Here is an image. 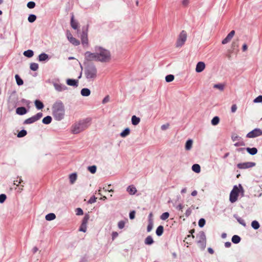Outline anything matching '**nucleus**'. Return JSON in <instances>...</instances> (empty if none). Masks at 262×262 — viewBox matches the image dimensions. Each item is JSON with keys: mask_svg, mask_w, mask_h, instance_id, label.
Returning a JSON list of instances; mask_svg holds the SVG:
<instances>
[{"mask_svg": "<svg viewBox=\"0 0 262 262\" xmlns=\"http://www.w3.org/2000/svg\"><path fill=\"white\" fill-rule=\"evenodd\" d=\"M52 110L53 117L56 120L60 121L63 119L65 114V108L61 101H56L53 104Z\"/></svg>", "mask_w": 262, "mask_h": 262, "instance_id": "1", "label": "nucleus"}, {"mask_svg": "<svg viewBox=\"0 0 262 262\" xmlns=\"http://www.w3.org/2000/svg\"><path fill=\"white\" fill-rule=\"evenodd\" d=\"M84 74L88 82H93L97 77V69L94 64H88L85 67Z\"/></svg>", "mask_w": 262, "mask_h": 262, "instance_id": "2", "label": "nucleus"}, {"mask_svg": "<svg viewBox=\"0 0 262 262\" xmlns=\"http://www.w3.org/2000/svg\"><path fill=\"white\" fill-rule=\"evenodd\" d=\"M91 119L86 118L74 124L72 128V132L74 134H78L87 128L90 125Z\"/></svg>", "mask_w": 262, "mask_h": 262, "instance_id": "3", "label": "nucleus"}, {"mask_svg": "<svg viewBox=\"0 0 262 262\" xmlns=\"http://www.w3.org/2000/svg\"><path fill=\"white\" fill-rule=\"evenodd\" d=\"M95 50L97 52L98 61L106 62L111 59V54L109 51L100 47H96Z\"/></svg>", "mask_w": 262, "mask_h": 262, "instance_id": "4", "label": "nucleus"}, {"mask_svg": "<svg viewBox=\"0 0 262 262\" xmlns=\"http://www.w3.org/2000/svg\"><path fill=\"white\" fill-rule=\"evenodd\" d=\"M197 237L199 238L197 243L199 247L202 249H204L206 245V235L204 232H201L198 234Z\"/></svg>", "mask_w": 262, "mask_h": 262, "instance_id": "5", "label": "nucleus"}, {"mask_svg": "<svg viewBox=\"0 0 262 262\" xmlns=\"http://www.w3.org/2000/svg\"><path fill=\"white\" fill-rule=\"evenodd\" d=\"M239 192L240 189L236 186H234L230 193L229 200L231 203H234L237 201Z\"/></svg>", "mask_w": 262, "mask_h": 262, "instance_id": "6", "label": "nucleus"}, {"mask_svg": "<svg viewBox=\"0 0 262 262\" xmlns=\"http://www.w3.org/2000/svg\"><path fill=\"white\" fill-rule=\"evenodd\" d=\"M187 39V33L183 30L180 34L176 42V47H182L185 42Z\"/></svg>", "mask_w": 262, "mask_h": 262, "instance_id": "7", "label": "nucleus"}, {"mask_svg": "<svg viewBox=\"0 0 262 262\" xmlns=\"http://www.w3.org/2000/svg\"><path fill=\"white\" fill-rule=\"evenodd\" d=\"M42 117V113H38L35 115L25 120L24 123L26 124H29L33 123L37 120H39Z\"/></svg>", "mask_w": 262, "mask_h": 262, "instance_id": "8", "label": "nucleus"}, {"mask_svg": "<svg viewBox=\"0 0 262 262\" xmlns=\"http://www.w3.org/2000/svg\"><path fill=\"white\" fill-rule=\"evenodd\" d=\"M262 135V130L259 128H255L248 133L246 137L249 138H255Z\"/></svg>", "mask_w": 262, "mask_h": 262, "instance_id": "9", "label": "nucleus"}, {"mask_svg": "<svg viewBox=\"0 0 262 262\" xmlns=\"http://www.w3.org/2000/svg\"><path fill=\"white\" fill-rule=\"evenodd\" d=\"M84 57L88 61H98L97 52L95 53H91L89 51H87L84 54Z\"/></svg>", "mask_w": 262, "mask_h": 262, "instance_id": "10", "label": "nucleus"}, {"mask_svg": "<svg viewBox=\"0 0 262 262\" xmlns=\"http://www.w3.org/2000/svg\"><path fill=\"white\" fill-rule=\"evenodd\" d=\"M255 165V163L254 162H247L238 163L237 165V167L239 169H247L249 168L252 167Z\"/></svg>", "mask_w": 262, "mask_h": 262, "instance_id": "11", "label": "nucleus"}, {"mask_svg": "<svg viewBox=\"0 0 262 262\" xmlns=\"http://www.w3.org/2000/svg\"><path fill=\"white\" fill-rule=\"evenodd\" d=\"M234 34H235V31H234V30L231 31L227 35V36L226 37V38L222 40V44L225 45V44L228 43L229 42H230L231 41V40L232 39V38H233Z\"/></svg>", "mask_w": 262, "mask_h": 262, "instance_id": "12", "label": "nucleus"}, {"mask_svg": "<svg viewBox=\"0 0 262 262\" xmlns=\"http://www.w3.org/2000/svg\"><path fill=\"white\" fill-rule=\"evenodd\" d=\"M54 87L58 92L64 91L68 89V88L64 84L58 83H54Z\"/></svg>", "mask_w": 262, "mask_h": 262, "instance_id": "13", "label": "nucleus"}, {"mask_svg": "<svg viewBox=\"0 0 262 262\" xmlns=\"http://www.w3.org/2000/svg\"><path fill=\"white\" fill-rule=\"evenodd\" d=\"M205 68V64L204 62L200 61L199 62L195 68V71L198 73L202 72Z\"/></svg>", "mask_w": 262, "mask_h": 262, "instance_id": "14", "label": "nucleus"}, {"mask_svg": "<svg viewBox=\"0 0 262 262\" xmlns=\"http://www.w3.org/2000/svg\"><path fill=\"white\" fill-rule=\"evenodd\" d=\"M81 42L83 45L87 46L88 44V34L86 32L83 31L81 35Z\"/></svg>", "mask_w": 262, "mask_h": 262, "instance_id": "15", "label": "nucleus"}, {"mask_svg": "<svg viewBox=\"0 0 262 262\" xmlns=\"http://www.w3.org/2000/svg\"><path fill=\"white\" fill-rule=\"evenodd\" d=\"M66 82L69 85L77 87L78 86V81L73 79H68Z\"/></svg>", "mask_w": 262, "mask_h": 262, "instance_id": "16", "label": "nucleus"}, {"mask_svg": "<svg viewBox=\"0 0 262 262\" xmlns=\"http://www.w3.org/2000/svg\"><path fill=\"white\" fill-rule=\"evenodd\" d=\"M16 112L18 115H23L27 113V111L25 107H19L16 108Z\"/></svg>", "mask_w": 262, "mask_h": 262, "instance_id": "17", "label": "nucleus"}, {"mask_svg": "<svg viewBox=\"0 0 262 262\" xmlns=\"http://www.w3.org/2000/svg\"><path fill=\"white\" fill-rule=\"evenodd\" d=\"M81 95L84 97H87L90 95L91 91L88 88H83L81 90Z\"/></svg>", "mask_w": 262, "mask_h": 262, "instance_id": "18", "label": "nucleus"}, {"mask_svg": "<svg viewBox=\"0 0 262 262\" xmlns=\"http://www.w3.org/2000/svg\"><path fill=\"white\" fill-rule=\"evenodd\" d=\"M127 191L131 195L135 194L137 192V189L135 186L133 185L129 186L127 188Z\"/></svg>", "mask_w": 262, "mask_h": 262, "instance_id": "19", "label": "nucleus"}, {"mask_svg": "<svg viewBox=\"0 0 262 262\" xmlns=\"http://www.w3.org/2000/svg\"><path fill=\"white\" fill-rule=\"evenodd\" d=\"M193 141L191 139L188 140L185 144V149L186 150H189L191 149L192 146Z\"/></svg>", "mask_w": 262, "mask_h": 262, "instance_id": "20", "label": "nucleus"}, {"mask_svg": "<svg viewBox=\"0 0 262 262\" xmlns=\"http://www.w3.org/2000/svg\"><path fill=\"white\" fill-rule=\"evenodd\" d=\"M77 174L76 173H73L69 176V180L71 184H74L77 180Z\"/></svg>", "mask_w": 262, "mask_h": 262, "instance_id": "21", "label": "nucleus"}, {"mask_svg": "<svg viewBox=\"0 0 262 262\" xmlns=\"http://www.w3.org/2000/svg\"><path fill=\"white\" fill-rule=\"evenodd\" d=\"M246 150H247V152L251 155H254L256 154L257 152V149L255 147H252V148L247 147L246 148Z\"/></svg>", "mask_w": 262, "mask_h": 262, "instance_id": "22", "label": "nucleus"}, {"mask_svg": "<svg viewBox=\"0 0 262 262\" xmlns=\"http://www.w3.org/2000/svg\"><path fill=\"white\" fill-rule=\"evenodd\" d=\"M140 121V119L139 117L134 115L132 117V123L134 125H138Z\"/></svg>", "mask_w": 262, "mask_h": 262, "instance_id": "23", "label": "nucleus"}, {"mask_svg": "<svg viewBox=\"0 0 262 262\" xmlns=\"http://www.w3.org/2000/svg\"><path fill=\"white\" fill-rule=\"evenodd\" d=\"M34 103L36 107L38 110H41L44 106L43 103L38 100H36L34 102Z\"/></svg>", "mask_w": 262, "mask_h": 262, "instance_id": "24", "label": "nucleus"}, {"mask_svg": "<svg viewBox=\"0 0 262 262\" xmlns=\"http://www.w3.org/2000/svg\"><path fill=\"white\" fill-rule=\"evenodd\" d=\"M56 218V215L53 213H50L46 215L45 219L47 221H52Z\"/></svg>", "mask_w": 262, "mask_h": 262, "instance_id": "25", "label": "nucleus"}, {"mask_svg": "<svg viewBox=\"0 0 262 262\" xmlns=\"http://www.w3.org/2000/svg\"><path fill=\"white\" fill-rule=\"evenodd\" d=\"M163 231H164V228H163V226L160 225V226H158L156 229V234L158 236H160L162 235V234L163 233Z\"/></svg>", "mask_w": 262, "mask_h": 262, "instance_id": "26", "label": "nucleus"}, {"mask_svg": "<svg viewBox=\"0 0 262 262\" xmlns=\"http://www.w3.org/2000/svg\"><path fill=\"white\" fill-rule=\"evenodd\" d=\"M48 55L46 53H41L38 56V60L39 61H45L48 58Z\"/></svg>", "mask_w": 262, "mask_h": 262, "instance_id": "27", "label": "nucleus"}, {"mask_svg": "<svg viewBox=\"0 0 262 262\" xmlns=\"http://www.w3.org/2000/svg\"><path fill=\"white\" fill-rule=\"evenodd\" d=\"M78 23L74 20V16L72 15L71 19V27L75 30L77 29L78 28Z\"/></svg>", "mask_w": 262, "mask_h": 262, "instance_id": "28", "label": "nucleus"}, {"mask_svg": "<svg viewBox=\"0 0 262 262\" xmlns=\"http://www.w3.org/2000/svg\"><path fill=\"white\" fill-rule=\"evenodd\" d=\"M144 243L146 245H150L154 243L152 237L149 235L145 239Z\"/></svg>", "mask_w": 262, "mask_h": 262, "instance_id": "29", "label": "nucleus"}, {"mask_svg": "<svg viewBox=\"0 0 262 262\" xmlns=\"http://www.w3.org/2000/svg\"><path fill=\"white\" fill-rule=\"evenodd\" d=\"M130 133V129L129 128H126L120 133V136L124 138L127 136Z\"/></svg>", "mask_w": 262, "mask_h": 262, "instance_id": "30", "label": "nucleus"}, {"mask_svg": "<svg viewBox=\"0 0 262 262\" xmlns=\"http://www.w3.org/2000/svg\"><path fill=\"white\" fill-rule=\"evenodd\" d=\"M234 217L236 219L237 222L240 224L243 225L244 227H246V224L245 221L243 219H242L241 217H239V216H238L237 215H234Z\"/></svg>", "mask_w": 262, "mask_h": 262, "instance_id": "31", "label": "nucleus"}, {"mask_svg": "<svg viewBox=\"0 0 262 262\" xmlns=\"http://www.w3.org/2000/svg\"><path fill=\"white\" fill-rule=\"evenodd\" d=\"M52 117L50 116H48L47 117H45L42 119V123L45 124H50L52 121Z\"/></svg>", "mask_w": 262, "mask_h": 262, "instance_id": "32", "label": "nucleus"}, {"mask_svg": "<svg viewBox=\"0 0 262 262\" xmlns=\"http://www.w3.org/2000/svg\"><path fill=\"white\" fill-rule=\"evenodd\" d=\"M24 55L26 57L30 58L32 57L34 55V52L31 50H28L24 52Z\"/></svg>", "mask_w": 262, "mask_h": 262, "instance_id": "33", "label": "nucleus"}, {"mask_svg": "<svg viewBox=\"0 0 262 262\" xmlns=\"http://www.w3.org/2000/svg\"><path fill=\"white\" fill-rule=\"evenodd\" d=\"M192 169L193 171L199 173L201 171V167L199 164H195L192 165Z\"/></svg>", "mask_w": 262, "mask_h": 262, "instance_id": "34", "label": "nucleus"}, {"mask_svg": "<svg viewBox=\"0 0 262 262\" xmlns=\"http://www.w3.org/2000/svg\"><path fill=\"white\" fill-rule=\"evenodd\" d=\"M241 241V237L237 235H234L232 236V242L234 243V244H238Z\"/></svg>", "mask_w": 262, "mask_h": 262, "instance_id": "35", "label": "nucleus"}, {"mask_svg": "<svg viewBox=\"0 0 262 262\" xmlns=\"http://www.w3.org/2000/svg\"><path fill=\"white\" fill-rule=\"evenodd\" d=\"M69 41L75 46L79 45L80 43L79 41L73 37H71L70 39H69Z\"/></svg>", "mask_w": 262, "mask_h": 262, "instance_id": "36", "label": "nucleus"}, {"mask_svg": "<svg viewBox=\"0 0 262 262\" xmlns=\"http://www.w3.org/2000/svg\"><path fill=\"white\" fill-rule=\"evenodd\" d=\"M251 226L254 229H258L259 227V224L257 221H253L251 223Z\"/></svg>", "mask_w": 262, "mask_h": 262, "instance_id": "37", "label": "nucleus"}, {"mask_svg": "<svg viewBox=\"0 0 262 262\" xmlns=\"http://www.w3.org/2000/svg\"><path fill=\"white\" fill-rule=\"evenodd\" d=\"M15 78L16 79V83L18 85H21L23 84V80L20 78L18 75H15Z\"/></svg>", "mask_w": 262, "mask_h": 262, "instance_id": "38", "label": "nucleus"}, {"mask_svg": "<svg viewBox=\"0 0 262 262\" xmlns=\"http://www.w3.org/2000/svg\"><path fill=\"white\" fill-rule=\"evenodd\" d=\"M30 69L33 71H35L38 69V64L35 62H32L30 64Z\"/></svg>", "mask_w": 262, "mask_h": 262, "instance_id": "39", "label": "nucleus"}, {"mask_svg": "<svg viewBox=\"0 0 262 262\" xmlns=\"http://www.w3.org/2000/svg\"><path fill=\"white\" fill-rule=\"evenodd\" d=\"M220 122V118L217 116H215L213 118V119L211 120V124L213 125H216L219 124Z\"/></svg>", "mask_w": 262, "mask_h": 262, "instance_id": "40", "label": "nucleus"}, {"mask_svg": "<svg viewBox=\"0 0 262 262\" xmlns=\"http://www.w3.org/2000/svg\"><path fill=\"white\" fill-rule=\"evenodd\" d=\"M213 88L215 89H217L220 90V91H223L225 88L224 84L222 83H218L215 84L213 85Z\"/></svg>", "mask_w": 262, "mask_h": 262, "instance_id": "41", "label": "nucleus"}, {"mask_svg": "<svg viewBox=\"0 0 262 262\" xmlns=\"http://www.w3.org/2000/svg\"><path fill=\"white\" fill-rule=\"evenodd\" d=\"M36 19V16L34 14H30L28 16V20L30 23H33Z\"/></svg>", "mask_w": 262, "mask_h": 262, "instance_id": "42", "label": "nucleus"}, {"mask_svg": "<svg viewBox=\"0 0 262 262\" xmlns=\"http://www.w3.org/2000/svg\"><path fill=\"white\" fill-rule=\"evenodd\" d=\"M153 227V223L152 220H149L148 225L147 227V231L149 232L151 231Z\"/></svg>", "mask_w": 262, "mask_h": 262, "instance_id": "43", "label": "nucleus"}, {"mask_svg": "<svg viewBox=\"0 0 262 262\" xmlns=\"http://www.w3.org/2000/svg\"><path fill=\"white\" fill-rule=\"evenodd\" d=\"M174 76L173 75L170 74L168 75L165 77V80L167 82H171L174 79Z\"/></svg>", "mask_w": 262, "mask_h": 262, "instance_id": "44", "label": "nucleus"}, {"mask_svg": "<svg viewBox=\"0 0 262 262\" xmlns=\"http://www.w3.org/2000/svg\"><path fill=\"white\" fill-rule=\"evenodd\" d=\"M27 131L25 129H23L18 133L17 137L18 138H21L25 137L27 135Z\"/></svg>", "mask_w": 262, "mask_h": 262, "instance_id": "45", "label": "nucleus"}, {"mask_svg": "<svg viewBox=\"0 0 262 262\" xmlns=\"http://www.w3.org/2000/svg\"><path fill=\"white\" fill-rule=\"evenodd\" d=\"M88 169L92 173H95L96 171L97 167L95 165H93L89 166Z\"/></svg>", "mask_w": 262, "mask_h": 262, "instance_id": "46", "label": "nucleus"}, {"mask_svg": "<svg viewBox=\"0 0 262 262\" xmlns=\"http://www.w3.org/2000/svg\"><path fill=\"white\" fill-rule=\"evenodd\" d=\"M89 218H90V216L88 214L85 215V216H84V217L82 219L81 224L87 225Z\"/></svg>", "mask_w": 262, "mask_h": 262, "instance_id": "47", "label": "nucleus"}, {"mask_svg": "<svg viewBox=\"0 0 262 262\" xmlns=\"http://www.w3.org/2000/svg\"><path fill=\"white\" fill-rule=\"evenodd\" d=\"M169 216V214L168 212H166L162 214V215L160 216V219L162 220H166L168 218Z\"/></svg>", "mask_w": 262, "mask_h": 262, "instance_id": "48", "label": "nucleus"}, {"mask_svg": "<svg viewBox=\"0 0 262 262\" xmlns=\"http://www.w3.org/2000/svg\"><path fill=\"white\" fill-rule=\"evenodd\" d=\"M254 103H261L262 102V95H259L255 98L253 100Z\"/></svg>", "mask_w": 262, "mask_h": 262, "instance_id": "49", "label": "nucleus"}, {"mask_svg": "<svg viewBox=\"0 0 262 262\" xmlns=\"http://www.w3.org/2000/svg\"><path fill=\"white\" fill-rule=\"evenodd\" d=\"M27 6L29 9H33L35 7V3L34 2H29L27 3Z\"/></svg>", "mask_w": 262, "mask_h": 262, "instance_id": "50", "label": "nucleus"}, {"mask_svg": "<svg viewBox=\"0 0 262 262\" xmlns=\"http://www.w3.org/2000/svg\"><path fill=\"white\" fill-rule=\"evenodd\" d=\"M125 222L123 221H120L118 223V227L119 229H123L125 226Z\"/></svg>", "mask_w": 262, "mask_h": 262, "instance_id": "51", "label": "nucleus"}, {"mask_svg": "<svg viewBox=\"0 0 262 262\" xmlns=\"http://www.w3.org/2000/svg\"><path fill=\"white\" fill-rule=\"evenodd\" d=\"M231 139H232V141L234 142V141H236L237 140L239 141L241 139V138L239 136H238V135L234 134L232 136Z\"/></svg>", "mask_w": 262, "mask_h": 262, "instance_id": "52", "label": "nucleus"}, {"mask_svg": "<svg viewBox=\"0 0 262 262\" xmlns=\"http://www.w3.org/2000/svg\"><path fill=\"white\" fill-rule=\"evenodd\" d=\"M86 229H87V225L81 224L79 230L80 231L85 232L86 231Z\"/></svg>", "mask_w": 262, "mask_h": 262, "instance_id": "53", "label": "nucleus"}, {"mask_svg": "<svg viewBox=\"0 0 262 262\" xmlns=\"http://www.w3.org/2000/svg\"><path fill=\"white\" fill-rule=\"evenodd\" d=\"M76 214L77 215H81L83 214V210L80 208H77L75 210Z\"/></svg>", "mask_w": 262, "mask_h": 262, "instance_id": "54", "label": "nucleus"}, {"mask_svg": "<svg viewBox=\"0 0 262 262\" xmlns=\"http://www.w3.org/2000/svg\"><path fill=\"white\" fill-rule=\"evenodd\" d=\"M205 220L204 219H201L199 221V226L200 227H203L205 224Z\"/></svg>", "mask_w": 262, "mask_h": 262, "instance_id": "55", "label": "nucleus"}, {"mask_svg": "<svg viewBox=\"0 0 262 262\" xmlns=\"http://www.w3.org/2000/svg\"><path fill=\"white\" fill-rule=\"evenodd\" d=\"M234 145L236 147L244 146L245 145V143L242 140H240L238 142H236Z\"/></svg>", "mask_w": 262, "mask_h": 262, "instance_id": "56", "label": "nucleus"}, {"mask_svg": "<svg viewBox=\"0 0 262 262\" xmlns=\"http://www.w3.org/2000/svg\"><path fill=\"white\" fill-rule=\"evenodd\" d=\"M6 195L5 194H0V203H3L6 199Z\"/></svg>", "mask_w": 262, "mask_h": 262, "instance_id": "57", "label": "nucleus"}, {"mask_svg": "<svg viewBox=\"0 0 262 262\" xmlns=\"http://www.w3.org/2000/svg\"><path fill=\"white\" fill-rule=\"evenodd\" d=\"M191 237L193 238L194 237V236L193 235H192L191 236L190 235H187V237L185 238V240H184V242L186 243L187 244H189L190 243V242H189L188 241L186 242V240L188 239L189 241Z\"/></svg>", "mask_w": 262, "mask_h": 262, "instance_id": "58", "label": "nucleus"}, {"mask_svg": "<svg viewBox=\"0 0 262 262\" xmlns=\"http://www.w3.org/2000/svg\"><path fill=\"white\" fill-rule=\"evenodd\" d=\"M96 201V198H95L94 196L91 197V198L89 199L88 203L90 204H92L95 203Z\"/></svg>", "mask_w": 262, "mask_h": 262, "instance_id": "59", "label": "nucleus"}, {"mask_svg": "<svg viewBox=\"0 0 262 262\" xmlns=\"http://www.w3.org/2000/svg\"><path fill=\"white\" fill-rule=\"evenodd\" d=\"M17 179H19V180H15L14 181V185H15L16 186H18L19 184L23 181L20 178H17Z\"/></svg>", "mask_w": 262, "mask_h": 262, "instance_id": "60", "label": "nucleus"}, {"mask_svg": "<svg viewBox=\"0 0 262 262\" xmlns=\"http://www.w3.org/2000/svg\"><path fill=\"white\" fill-rule=\"evenodd\" d=\"M129 216L130 219H131V220L134 219L135 217V211H130L129 213Z\"/></svg>", "mask_w": 262, "mask_h": 262, "instance_id": "61", "label": "nucleus"}, {"mask_svg": "<svg viewBox=\"0 0 262 262\" xmlns=\"http://www.w3.org/2000/svg\"><path fill=\"white\" fill-rule=\"evenodd\" d=\"M169 126V124L167 123V124L162 125L161 126V128L162 130H165L167 129V128H168Z\"/></svg>", "mask_w": 262, "mask_h": 262, "instance_id": "62", "label": "nucleus"}, {"mask_svg": "<svg viewBox=\"0 0 262 262\" xmlns=\"http://www.w3.org/2000/svg\"><path fill=\"white\" fill-rule=\"evenodd\" d=\"M191 213V209L190 208H188L185 212V216L186 217H188Z\"/></svg>", "mask_w": 262, "mask_h": 262, "instance_id": "63", "label": "nucleus"}, {"mask_svg": "<svg viewBox=\"0 0 262 262\" xmlns=\"http://www.w3.org/2000/svg\"><path fill=\"white\" fill-rule=\"evenodd\" d=\"M237 110V106L236 104H233L231 106V110L232 113H234Z\"/></svg>", "mask_w": 262, "mask_h": 262, "instance_id": "64", "label": "nucleus"}]
</instances>
